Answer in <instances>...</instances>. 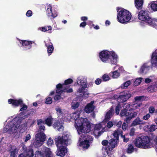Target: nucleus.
<instances>
[{
	"label": "nucleus",
	"mask_w": 157,
	"mask_h": 157,
	"mask_svg": "<svg viewBox=\"0 0 157 157\" xmlns=\"http://www.w3.org/2000/svg\"><path fill=\"white\" fill-rule=\"evenodd\" d=\"M109 75L111 76L113 78H118L120 75L119 72L118 71V70H116L115 71L111 72Z\"/></svg>",
	"instance_id": "38"
},
{
	"label": "nucleus",
	"mask_w": 157,
	"mask_h": 157,
	"mask_svg": "<svg viewBox=\"0 0 157 157\" xmlns=\"http://www.w3.org/2000/svg\"><path fill=\"white\" fill-rule=\"evenodd\" d=\"M64 86H65L64 85H61L60 84H59L56 86L57 89L56 91V92L57 94L56 95L54 98V100L56 101L63 99L64 98V97L62 96L63 95L62 94H63V92H67V93H71L72 92L73 90L72 88H70L69 90H67L66 89H64L63 90L62 89L59 87H64Z\"/></svg>",
	"instance_id": "8"
},
{
	"label": "nucleus",
	"mask_w": 157,
	"mask_h": 157,
	"mask_svg": "<svg viewBox=\"0 0 157 157\" xmlns=\"http://www.w3.org/2000/svg\"><path fill=\"white\" fill-rule=\"evenodd\" d=\"M138 19L142 21H144L147 24L149 22L151 17L149 16L148 12L145 10H141L137 13Z\"/></svg>",
	"instance_id": "11"
},
{
	"label": "nucleus",
	"mask_w": 157,
	"mask_h": 157,
	"mask_svg": "<svg viewBox=\"0 0 157 157\" xmlns=\"http://www.w3.org/2000/svg\"><path fill=\"white\" fill-rule=\"evenodd\" d=\"M55 109L56 111V113L59 116L63 115V114L66 113V112L64 109H61V108L58 106H57L55 108Z\"/></svg>",
	"instance_id": "32"
},
{
	"label": "nucleus",
	"mask_w": 157,
	"mask_h": 157,
	"mask_svg": "<svg viewBox=\"0 0 157 157\" xmlns=\"http://www.w3.org/2000/svg\"><path fill=\"white\" fill-rule=\"evenodd\" d=\"M22 149L24 150L25 152L24 153L21 154L18 157H33V151L31 146L27 148L25 146H24Z\"/></svg>",
	"instance_id": "15"
},
{
	"label": "nucleus",
	"mask_w": 157,
	"mask_h": 157,
	"mask_svg": "<svg viewBox=\"0 0 157 157\" xmlns=\"http://www.w3.org/2000/svg\"><path fill=\"white\" fill-rule=\"evenodd\" d=\"M121 136L123 139V141L124 142H127L129 140V138H126L124 135H123L121 133Z\"/></svg>",
	"instance_id": "55"
},
{
	"label": "nucleus",
	"mask_w": 157,
	"mask_h": 157,
	"mask_svg": "<svg viewBox=\"0 0 157 157\" xmlns=\"http://www.w3.org/2000/svg\"><path fill=\"white\" fill-rule=\"evenodd\" d=\"M109 144L108 141L104 140L102 142V144L104 146H106Z\"/></svg>",
	"instance_id": "63"
},
{
	"label": "nucleus",
	"mask_w": 157,
	"mask_h": 157,
	"mask_svg": "<svg viewBox=\"0 0 157 157\" xmlns=\"http://www.w3.org/2000/svg\"><path fill=\"white\" fill-rule=\"evenodd\" d=\"M118 142V141L117 140H115L114 139H112L110 140L107 147L106 148L107 154L109 155V151H111L113 148L117 146Z\"/></svg>",
	"instance_id": "19"
},
{
	"label": "nucleus",
	"mask_w": 157,
	"mask_h": 157,
	"mask_svg": "<svg viewBox=\"0 0 157 157\" xmlns=\"http://www.w3.org/2000/svg\"><path fill=\"white\" fill-rule=\"evenodd\" d=\"M46 8V15L50 19H53L57 16L58 13L57 11L55 10H52L51 5H48Z\"/></svg>",
	"instance_id": "14"
},
{
	"label": "nucleus",
	"mask_w": 157,
	"mask_h": 157,
	"mask_svg": "<svg viewBox=\"0 0 157 157\" xmlns=\"http://www.w3.org/2000/svg\"><path fill=\"white\" fill-rule=\"evenodd\" d=\"M77 94H79V97H82L83 96L87 97L89 95V93L87 90L84 89L82 92L77 91Z\"/></svg>",
	"instance_id": "36"
},
{
	"label": "nucleus",
	"mask_w": 157,
	"mask_h": 157,
	"mask_svg": "<svg viewBox=\"0 0 157 157\" xmlns=\"http://www.w3.org/2000/svg\"><path fill=\"white\" fill-rule=\"evenodd\" d=\"M150 117V115L149 113L143 116L142 119L145 120H147Z\"/></svg>",
	"instance_id": "57"
},
{
	"label": "nucleus",
	"mask_w": 157,
	"mask_h": 157,
	"mask_svg": "<svg viewBox=\"0 0 157 157\" xmlns=\"http://www.w3.org/2000/svg\"><path fill=\"white\" fill-rule=\"evenodd\" d=\"M37 124L39 127V131L38 133L35 136V140L33 143V145L36 147L40 146L45 141L46 136L43 132L44 131L45 127L44 123L41 119L37 121Z\"/></svg>",
	"instance_id": "3"
},
{
	"label": "nucleus",
	"mask_w": 157,
	"mask_h": 157,
	"mask_svg": "<svg viewBox=\"0 0 157 157\" xmlns=\"http://www.w3.org/2000/svg\"><path fill=\"white\" fill-rule=\"evenodd\" d=\"M145 97L144 96H136V97L135 98V101L136 102H140L141 101L144 99Z\"/></svg>",
	"instance_id": "44"
},
{
	"label": "nucleus",
	"mask_w": 157,
	"mask_h": 157,
	"mask_svg": "<svg viewBox=\"0 0 157 157\" xmlns=\"http://www.w3.org/2000/svg\"><path fill=\"white\" fill-rule=\"evenodd\" d=\"M130 104L129 103H125L124 104V109H126L127 111L130 108Z\"/></svg>",
	"instance_id": "52"
},
{
	"label": "nucleus",
	"mask_w": 157,
	"mask_h": 157,
	"mask_svg": "<svg viewBox=\"0 0 157 157\" xmlns=\"http://www.w3.org/2000/svg\"><path fill=\"white\" fill-rule=\"evenodd\" d=\"M103 80L105 81H108L110 79V77L107 74H104L102 77Z\"/></svg>",
	"instance_id": "49"
},
{
	"label": "nucleus",
	"mask_w": 157,
	"mask_h": 157,
	"mask_svg": "<svg viewBox=\"0 0 157 157\" xmlns=\"http://www.w3.org/2000/svg\"><path fill=\"white\" fill-rule=\"evenodd\" d=\"M117 19L119 22L126 24L130 21L132 16L129 11L122 8H117Z\"/></svg>",
	"instance_id": "5"
},
{
	"label": "nucleus",
	"mask_w": 157,
	"mask_h": 157,
	"mask_svg": "<svg viewBox=\"0 0 157 157\" xmlns=\"http://www.w3.org/2000/svg\"><path fill=\"white\" fill-rule=\"evenodd\" d=\"M148 6L153 12L157 11V1L151 2L148 4Z\"/></svg>",
	"instance_id": "27"
},
{
	"label": "nucleus",
	"mask_w": 157,
	"mask_h": 157,
	"mask_svg": "<svg viewBox=\"0 0 157 157\" xmlns=\"http://www.w3.org/2000/svg\"><path fill=\"white\" fill-rule=\"evenodd\" d=\"M8 102L10 104H11L14 106L16 107L20 105L21 107L20 109L21 111L25 110L27 108V106L23 103V101L21 99L14 100L10 99L8 100Z\"/></svg>",
	"instance_id": "10"
},
{
	"label": "nucleus",
	"mask_w": 157,
	"mask_h": 157,
	"mask_svg": "<svg viewBox=\"0 0 157 157\" xmlns=\"http://www.w3.org/2000/svg\"><path fill=\"white\" fill-rule=\"evenodd\" d=\"M142 105V103L140 102H136L134 101L132 105L133 108L134 109H138Z\"/></svg>",
	"instance_id": "40"
},
{
	"label": "nucleus",
	"mask_w": 157,
	"mask_h": 157,
	"mask_svg": "<svg viewBox=\"0 0 157 157\" xmlns=\"http://www.w3.org/2000/svg\"><path fill=\"white\" fill-rule=\"evenodd\" d=\"M54 140L57 146L60 147L61 144L67 146L71 143V136L68 132H64L62 136H55Z\"/></svg>",
	"instance_id": "6"
},
{
	"label": "nucleus",
	"mask_w": 157,
	"mask_h": 157,
	"mask_svg": "<svg viewBox=\"0 0 157 157\" xmlns=\"http://www.w3.org/2000/svg\"><path fill=\"white\" fill-rule=\"evenodd\" d=\"M94 101H92L90 103H88L85 107L84 110L85 111L88 113H89L92 112L95 106L94 105Z\"/></svg>",
	"instance_id": "23"
},
{
	"label": "nucleus",
	"mask_w": 157,
	"mask_h": 157,
	"mask_svg": "<svg viewBox=\"0 0 157 157\" xmlns=\"http://www.w3.org/2000/svg\"><path fill=\"white\" fill-rule=\"evenodd\" d=\"M87 77L85 76H80L78 77L76 80V83L79 86L77 90L78 92H82L84 89L87 87Z\"/></svg>",
	"instance_id": "9"
},
{
	"label": "nucleus",
	"mask_w": 157,
	"mask_h": 157,
	"mask_svg": "<svg viewBox=\"0 0 157 157\" xmlns=\"http://www.w3.org/2000/svg\"><path fill=\"white\" fill-rule=\"evenodd\" d=\"M143 124V121L139 117H137L133 121L132 125V126H135L138 125Z\"/></svg>",
	"instance_id": "35"
},
{
	"label": "nucleus",
	"mask_w": 157,
	"mask_h": 157,
	"mask_svg": "<svg viewBox=\"0 0 157 157\" xmlns=\"http://www.w3.org/2000/svg\"><path fill=\"white\" fill-rule=\"evenodd\" d=\"M132 96L131 93L127 91H124L120 94L119 96L116 95H114L115 98H117L120 102H124L126 101Z\"/></svg>",
	"instance_id": "13"
},
{
	"label": "nucleus",
	"mask_w": 157,
	"mask_h": 157,
	"mask_svg": "<svg viewBox=\"0 0 157 157\" xmlns=\"http://www.w3.org/2000/svg\"><path fill=\"white\" fill-rule=\"evenodd\" d=\"M93 125L90 123L86 118H80L76 119L75 126L80 136L78 145L84 149H87L90 146V143L93 140L91 136H89L85 133H88L91 130Z\"/></svg>",
	"instance_id": "1"
},
{
	"label": "nucleus",
	"mask_w": 157,
	"mask_h": 157,
	"mask_svg": "<svg viewBox=\"0 0 157 157\" xmlns=\"http://www.w3.org/2000/svg\"><path fill=\"white\" fill-rule=\"evenodd\" d=\"M101 82V79L100 78H98L96 80L95 83L97 85H99Z\"/></svg>",
	"instance_id": "61"
},
{
	"label": "nucleus",
	"mask_w": 157,
	"mask_h": 157,
	"mask_svg": "<svg viewBox=\"0 0 157 157\" xmlns=\"http://www.w3.org/2000/svg\"><path fill=\"white\" fill-rule=\"evenodd\" d=\"M133 82V80H129L121 84L120 87L121 88L125 89L127 88Z\"/></svg>",
	"instance_id": "33"
},
{
	"label": "nucleus",
	"mask_w": 157,
	"mask_h": 157,
	"mask_svg": "<svg viewBox=\"0 0 157 157\" xmlns=\"http://www.w3.org/2000/svg\"><path fill=\"white\" fill-rule=\"evenodd\" d=\"M117 68H118V70H117L118 71H119L118 72H119V73H120L123 72V71H124V70L123 67H119L118 65L116 66L113 69H117Z\"/></svg>",
	"instance_id": "50"
},
{
	"label": "nucleus",
	"mask_w": 157,
	"mask_h": 157,
	"mask_svg": "<svg viewBox=\"0 0 157 157\" xmlns=\"http://www.w3.org/2000/svg\"><path fill=\"white\" fill-rule=\"evenodd\" d=\"M135 144L136 147L144 149L149 148L153 146L151 140L147 136H142L137 137L135 140Z\"/></svg>",
	"instance_id": "4"
},
{
	"label": "nucleus",
	"mask_w": 157,
	"mask_h": 157,
	"mask_svg": "<svg viewBox=\"0 0 157 157\" xmlns=\"http://www.w3.org/2000/svg\"><path fill=\"white\" fill-rule=\"evenodd\" d=\"M102 126L101 124H96L94 128V133L96 136H99L101 135L104 132L106 131V126L105 128H102Z\"/></svg>",
	"instance_id": "17"
},
{
	"label": "nucleus",
	"mask_w": 157,
	"mask_h": 157,
	"mask_svg": "<svg viewBox=\"0 0 157 157\" xmlns=\"http://www.w3.org/2000/svg\"><path fill=\"white\" fill-rule=\"evenodd\" d=\"M73 82V81L72 79L71 78H69L66 80L65 81V84H61V85L63 86V85H64L65 86H64V87H60V88H61L62 89H64H64H67V90H69L70 89H67V86H66L67 85L69 84H70L71 83ZM59 87H60L59 86Z\"/></svg>",
	"instance_id": "37"
},
{
	"label": "nucleus",
	"mask_w": 157,
	"mask_h": 157,
	"mask_svg": "<svg viewBox=\"0 0 157 157\" xmlns=\"http://www.w3.org/2000/svg\"><path fill=\"white\" fill-rule=\"evenodd\" d=\"M143 78H137L134 82V85L135 86H136L140 84L141 82V80Z\"/></svg>",
	"instance_id": "45"
},
{
	"label": "nucleus",
	"mask_w": 157,
	"mask_h": 157,
	"mask_svg": "<svg viewBox=\"0 0 157 157\" xmlns=\"http://www.w3.org/2000/svg\"><path fill=\"white\" fill-rule=\"evenodd\" d=\"M149 66L148 65L147 63H145L142 66L139 72L140 74L146 73L149 70Z\"/></svg>",
	"instance_id": "28"
},
{
	"label": "nucleus",
	"mask_w": 157,
	"mask_h": 157,
	"mask_svg": "<svg viewBox=\"0 0 157 157\" xmlns=\"http://www.w3.org/2000/svg\"><path fill=\"white\" fill-rule=\"evenodd\" d=\"M143 2V0H135V5L137 9L138 10L142 9Z\"/></svg>",
	"instance_id": "30"
},
{
	"label": "nucleus",
	"mask_w": 157,
	"mask_h": 157,
	"mask_svg": "<svg viewBox=\"0 0 157 157\" xmlns=\"http://www.w3.org/2000/svg\"><path fill=\"white\" fill-rule=\"evenodd\" d=\"M86 23L85 22H82L80 25V27H84L86 25Z\"/></svg>",
	"instance_id": "64"
},
{
	"label": "nucleus",
	"mask_w": 157,
	"mask_h": 157,
	"mask_svg": "<svg viewBox=\"0 0 157 157\" xmlns=\"http://www.w3.org/2000/svg\"><path fill=\"white\" fill-rule=\"evenodd\" d=\"M66 146L61 144L60 147H57V149L56 151V155L57 156L63 157L67 152Z\"/></svg>",
	"instance_id": "18"
},
{
	"label": "nucleus",
	"mask_w": 157,
	"mask_h": 157,
	"mask_svg": "<svg viewBox=\"0 0 157 157\" xmlns=\"http://www.w3.org/2000/svg\"><path fill=\"white\" fill-rule=\"evenodd\" d=\"M33 15V13L31 10H29L26 13V15L27 17H30L32 16Z\"/></svg>",
	"instance_id": "59"
},
{
	"label": "nucleus",
	"mask_w": 157,
	"mask_h": 157,
	"mask_svg": "<svg viewBox=\"0 0 157 157\" xmlns=\"http://www.w3.org/2000/svg\"><path fill=\"white\" fill-rule=\"evenodd\" d=\"M155 111V108L153 106L150 107L149 108V112L150 113H153Z\"/></svg>",
	"instance_id": "60"
},
{
	"label": "nucleus",
	"mask_w": 157,
	"mask_h": 157,
	"mask_svg": "<svg viewBox=\"0 0 157 157\" xmlns=\"http://www.w3.org/2000/svg\"><path fill=\"white\" fill-rule=\"evenodd\" d=\"M149 20L147 24L157 28V19L151 17Z\"/></svg>",
	"instance_id": "31"
},
{
	"label": "nucleus",
	"mask_w": 157,
	"mask_h": 157,
	"mask_svg": "<svg viewBox=\"0 0 157 157\" xmlns=\"http://www.w3.org/2000/svg\"><path fill=\"white\" fill-rule=\"evenodd\" d=\"M121 108V105L120 104H118L116 106L115 109L116 113L118 115L119 113L120 110Z\"/></svg>",
	"instance_id": "48"
},
{
	"label": "nucleus",
	"mask_w": 157,
	"mask_h": 157,
	"mask_svg": "<svg viewBox=\"0 0 157 157\" xmlns=\"http://www.w3.org/2000/svg\"><path fill=\"white\" fill-rule=\"evenodd\" d=\"M71 108L73 109H75L77 108L79 105V104L78 102L74 101L72 102L71 104Z\"/></svg>",
	"instance_id": "46"
},
{
	"label": "nucleus",
	"mask_w": 157,
	"mask_h": 157,
	"mask_svg": "<svg viewBox=\"0 0 157 157\" xmlns=\"http://www.w3.org/2000/svg\"><path fill=\"white\" fill-rule=\"evenodd\" d=\"M120 133V131L118 129H117L113 133V135L114 137L115 138V139H114L115 140H117L118 141V138Z\"/></svg>",
	"instance_id": "43"
},
{
	"label": "nucleus",
	"mask_w": 157,
	"mask_h": 157,
	"mask_svg": "<svg viewBox=\"0 0 157 157\" xmlns=\"http://www.w3.org/2000/svg\"><path fill=\"white\" fill-rule=\"evenodd\" d=\"M113 125V123L112 122L110 121L108 122L106 125V126L108 128H111Z\"/></svg>",
	"instance_id": "58"
},
{
	"label": "nucleus",
	"mask_w": 157,
	"mask_h": 157,
	"mask_svg": "<svg viewBox=\"0 0 157 157\" xmlns=\"http://www.w3.org/2000/svg\"><path fill=\"white\" fill-rule=\"evenodd\" d=\"M137 112L133 111L132 109H130L128 111L126 109H122L120 113L121 117H125V121L127 122H129L132 118L136 117Z\"/></svg>",
	"instance_id": "7"
},
{
	"label": "nucleus",
	"mask_w": 157,
	"mask_h": 157,
	"mask_svg": "<svg viewBox=\"0 0 157 157\" xmlns=\"http://www.w3.org/2000/svg\"><path fill=\"white\" fill-rule=\"evenodd\" d=\"M113 112L114 109L113 108L111 107L110 109L106 112L104 121H106L109 120L113 116Z\"/></svg>",
	"instance_id": "26"
},
{
	"label": "nucleus",
	"mask_w": 157,
	"mask_h": 157,
	"mask_svg": "<svg viewBox=\"0 0 157 157\" xmlns=\"http://www.w3.org/2000/svg\"><path fill=\"white\" fill-rule=\"evenodd\" d=\"M110 51L103 50L99 54V57L101 60L104 63L106 62L109 59Z\"/></svg>",
	"instance_id": "16"
},
{
	"label": "nucleus",
	"mask_w": 157,
	"mask_h": 157,
	"mask_svg": "<svg viewBox=\"0 0 157 157\" xmlns=\"http://www.w3.org/2000/svg\"><path fill=\"white\" fill-rule=\"evenodd\" d=\"M111 58H110V62L112 64H116L117 62L118 57L116 53L113 51H110L109 57Z\"/></svg>",
	"instance_id": "22"
},
{
	"label": "nucleus",
	"mask_w": 157,
	"mask_h": 157,
	"mask_svg": "<svg viewBox=\"0 0 157 157\" xmlns=\"http://www.w3.org/2000/svg\"><path fill=\"white\" fill-rule=\"evenodd\" d=\"M53 140L51 138H49L47 142V144L49 146H51L53 144Z\"/></svg>",
	"instance_id": "51"
},
{
	"label": "nucleus",
	"mask_w": 157,
	"mask_h": 157,
	"mask_svg": "<svg viewBox=\"0 0 157 157\" xmlns=\"http://www.w3.org/2000/svg\"><path fill=\"white\" fill-rule=\"evenodd\" d=\"M135 129L134 128H132L130 130L129 134L131 136H133L135 135Z\"/></svg>",
	"instance_id": "53"
},
{
	"label": "nucleus",
	"mask_w": 157,
	"mask_h": 157,
	"mask_svg": "<svg viewBox=\"0 0 157 157\" xmlns=\"http://www.w3.org/2000/svg\"><path fill=\"white\" fill-rule=\"evenodd\" d=\"M38 30L43 32L48 31L49 33H51L52 32V28L51 26L39 27L38 29Z\"/></svg>",
	"instance_id": "29"
},
{
	"label": "nucleus",
	"mask_w": 157,
	"mask_h": 157,
	"mask_svg": "<svg viewBox=\"0 0 157 157\" xmlns=\"http://www.w3.org/2000/svg\"><path fill=\"white\" fill-rule=\"evenodd\" d=\"M27 117V115L21 113L12 120L9 118V123L4 128V132L13 134L14 137H16L18 134L17 131L23 132L26 129L27 124L24 122V120Z\"/></svg>",
	"instance_id": "2"
},
{
	"label": "nucleus",
	"mask_w": 157,
	"mask_h": 157,
	"mask_svg": "<svg viewBox=\"0 0 157 157\" xmlns=\"http://www.w3.org/2000/svg\"><path fill=\"white\" fill-rule=\"evenodd\" d=\"M46 46L47 47V51L48 56H50L53 52L54 48L52 44L50 42L49 39L45 41Z\"/></svg>",
	"instance_id": "21"
},
{
	"label": "nucleus",
	"mask_w": 157,
	"mask_h": 157,
	"mask_svg": "<svg viewBox=\"0 0 157 157\" xmlns=\"http://www.w3.org/2000/svg\"><path fill=\"white\" fill-rule=\"evenodd\" d=\"M52 102V98L51 97H49L47 98L46 99L45 103L48 104H50Z\"/></svg>",
	"instance_id": "54"
},
{
	"label": "nucleus",
	"mask_w": 157,
	"mask_h": 157,
	"mask_svg": "<svg viewBox=\"0 0 157 157\" xmlns=\"http://www.w3.org/2000/svg\"><path fill=\"white\" fill-rule=\"evenodd\" d=\"M151 61L152 65L157 67V49L152 53Z\"/></svg>",
	"instance_id": "24"
},
{
	"label": "nucleus",
	"mask_w": 157,
	"mask_h": 157,
	"mask_svg": "<svg viewBox=\"0 0 157 157\" xmlns=\"http://www.w3.org/2000/svg\"><path fill=\"white\" fill-rule=\"evenodd\" d=\"M21 44V47L24 50H27L29 49L31 47V44L33 42L31 41H27L26 40H22L20 41Z\"/></svg>",
	"instance_id": "20"
},
{
	"label": "nucleus",
	"mask_w": 157,
	"mask_h": 157,
	"mask_svg": "<svg viewBox=\"0 0 157 157\" xmlns=\"http://www.w3.org/2000/svg\"><path fill=\"white\" fill-rule=\"evenodd\" d=\"M80 112V111H77L71 114V118L73 119L76 121V119H78L79 118Z\"/></svg>",
	"instance_id": "39"
},
{
	"label": "nucleus",
	"mask_w": 157,
	"mask_h": 157,
	"mask_svg": "<svg viewBox=\"0 0 157 157\" xmlns=\"http://www.w3.org/2000/svg\"><path fill=\"white\" fill-rule=\"evenodd\" d=\"M147 91L150 92H153L157 91V88L155 83H153L152 85L149 86L147 88Z\"/></svg>",
	"instance_id": "34"
},
{
	"label": "nucleus",
	"mask_w": 157,
	"mask_h": 157,
	"mask_svg": "<svg viewBox=\"0 0 157 157\" xmlns=\"http://www.w3.org/2000/svg\"><path fill=\"white\" fill-rule=\"evenodd\" d=\"M64 118H63L64 121L67 122H69L70 121V120L72 119L71 117V114H68L67 112H66V113L64 115Z\"/></svg>",
	"instance_id": "41"
},
{
	"label": "nucleus",
	"mask_w": 157,
	"mask_h": 157,
	"mask_svg": "<svg viewBox=\"0 0 157 157\" xmlns=\"http://www.w3.org/2000/svg\"><path fill=\"white\" fill-rule=\"evenodd\" d=\"M134 148L132 145L131 144L128 145L127 151L128 153H132L133 151Z\"/></svg>",
	"instance_id": "47"
},
{
	"label": "nucleus",
	"mask_w": 157,
	"mask_h": 157,
	"mask_svg": "<svg viewBox=\"0 0 157 157\" xmlns=\"http://www.w3.org/2000/svg\"><path fill=\"white\" fill-rule=\"evenodd\" d=\"M13 149L12 151L16 154L18 152L19 149L17 148L16 147L14 146L13 147Z\"/></svg>",
	"instance_id": "62"
},
{
	"label": "nucleus",
	"mask_w": 157,
	"mask_h": 157,
	"mask_svg": "<svg viewBox=\"0 0 157 157\" xmlns=\"http://www.w3.org/2000/svg\"><path fill=\"white\" fill-rule=\"evenodd\" d=\"M52 126L54 128L58 131H61L63 130V127L62 123H60V122L58 120L55 121Z\"/></svg>",
	"instance_id": "25"
},
{
	"label": "nucleus",
	"mask_w": 157,
	"mask_h": 157,
	"mask_svg": "<svg viewBox=\"0 0 157 157\" xmlns=\"http://www.w3.org/2000/svg\"><path fill=\"white\" fill-rule=\"evenodd\" d=\"M31 138V136L29 134L26 135L25 137L24 138V141L26 142L28 140H29Z\"/></svg>",
	"instance_id": "56"
},
{
	"label": "nucleus",
	"mask_w": 157,
	"mask_h": 157,
	"mask_svg": "<svg viewBox=\"0 0 157 157\" xmlns=\"http://www.w3.org/2000/svg\"><path fill=\"white\" fill-rule=\"evenodd\" d=\"M43 153L41 151H36L35 157H52V154L50 148L45 147L42 150Z\"/></svg>",
	"instance_id": "12"
},
{
	"label": "nucleus",
	"mask_w": 157,
	"mask_h": 157,
	"mask_svg": "<svg viewBox=\"0 0 157 157\" xmlns=\"http://www.w3.org/2000/svg\"><path fill=\"white\" fill-rule=\"evenodd\" d=\"M53 120L51 117H49L47 118L45 121V123L48 126H51L52 123L53 122Z\"/></svg>",
	"instance_id": "42"
}]
</instances>
